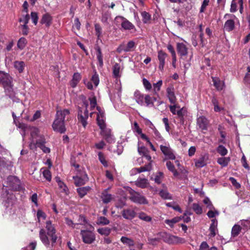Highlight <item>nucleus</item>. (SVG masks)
Instances as JSON below:
<instances>
[{"instance_id":"1","label":"nucleus","mask_w":250,"mask_h":250,"mask_svg":"<svg viewBox=\"0 0 250 250\" xmlns=\"http://www.w3.org/2000/svg\"><path fill=\"white\" fill-rule=\"evenodd\" d=\"M57 230L50 220L45 223V228H42L39 231V237L42 244L47 248L53 247L58 238Z\"/></svg>"},{"instance_id":"2","label":"nucleus","mask_w":250,"mask_h":250,"mask_svg":"<svg viewBox=\"0 0 250 250\" xmlns=\"http://www.w3.org/2000/svg\"><path fill=\"white\" fill-rule=\"evenodd\" d=\"M69 114L68 109L58 110L57 111L55 119L52 124V127L54 131L63 133L66 130L64 125V119Z\"/></svg>"},{"instance_id":"3","label":"nucleus","mask_w":250,"mask_h":250,"mask_svg":"<svg viewBox=\"0 0 250 250\" xmlns=\"http://www.w3.org/2000/svg\"><path fill=\"white\" fill-rule=\"evenodd\" d=\"M12 78L10 75L2 71H0V83L3 86L6 94L9 98L15 101L14 98L16 94L12 84Z\"/></svg>"},{"instance_id":"4","label":"nucleus","mask_w":250,"mask_h":250,"mask_svg":"<svg viewBox=\"0 0 250 250\" xmlns=\"http://www.w3.org/2000/svg\"><path fill=\"white\" fill-rule=\"evenodd\" d=\"M123 67L118 63H115L112 68L113 76L116 79V83L115 88L117 90V94L119 97H120L121 95V83L120 80V78L121 76Z\"/></svg>"},{"instance_id":"5","label":"nucleus","mask_w":250,"mask_h":250,"mask_svg":"<svg viewBox=\"0 0 250 250\" xmlns=\"http://www.w3.org/2000/svg\"><path fill=\"white\" fill-rule=\"evenodd\" d=\"M89 107L88 102L85 100L83 101V107L79 108L78 118L79 122L85 127L87 125V119L88 117L87 108Z\"/></svg>"},{"instance_id":"6","label":"nucleus","mask_w":250,"mask_h":250,"mask_svg":"<svg viewBox=\"0 0 250 250\" xmlns=\"http://www.w3.org/2000/svg\"><path fill=\"white\" fill-rule=\"evenodd\" d=\"M128 191L130 194L129 199L134 203L139 204H148V201L146 198L140 193L135 191L131 188L128 189Z\"/></svg>"},{"instance_id":"7","label":"nucleus","mask_w":250,"mask_h":250,"mask_svg":"<svg viewBox=\"0 0 250 250\" xmlns=\"http://www.w3.org/2000/svg\"><path fill=\"white\" fill-rule=\"evenodd\" d=\"M46 143V140L44 136H40V139H38L36 142L32 141L30 144V148H40L43 152L45 153H49L50 152V149L49 147L46 146L45 144Z\"/></svg>"},{"instance_id":"8","label":"nucleus","mask_w":250,"mask_h":250,"mask_svg":"<svg viewBox=\"0 0 250 250\" xmlns=\"http://www.w3.org/2000/svg\"><path fill=\"white\" fill-rule=\"evenodd\" d=\"M80 235L83 242L86 244H91L96 240L95 234L92 231L86 229L81 230Z\"/></svg>"},{"instance_id":"9","label":"nucleus","mask_w":250,"mask_h":250,"mask_svg":"<svg viewBox=\"0 0 250 250\" xmlns=\"http://www.w3.org/2000/svg\"><path fill=\"white\" fill-rule=\"evenodd\" d=\"M159 145L160 149L166 159L174 160L175 159L174 151L170 147L168 143L164 142Z\"/></svg>"},{"instance_id":"10","label":"nucleus","mask_w":250,"mask_h":250,"mask_svg":"<svg viewBox=\"0 0 250 250\" xmlns=\"http://www.w3.org/2000/svg\"><path fill=\"white\" fill-rule=\"evenodd\" d=\"M160 236L163 239L164 241L169 244H176L181 243L183 240L177 236L172 235L171 234L162 232L160 233Z\"/></svg>"},{"instance_id":"11","label":"nucleus","mask_w":250,"mask_h":250,"mask_svg":"<svg viewBox=\"0 0 250 250\" xmlns=\"http://www.w3.org/2000/svg\"><path fill=\"white\" fill-rule=\"evenodd\" d=\"M74 180V184L77 187L81 186L85 184L88 181V177L85 172H83L81 176L73 177Z\"/></svg>"},{"instance_id":"12","label":"nucleus","mask_w":250,"mask_h":250,"mask_svg":"<svg viewBox=\"0 0 250 250\" xmlns=\"http://www.w3.org/2000/svg\"><path fill=\"white\" fill-rule=\"evenodd\" d=\"M208 155L207 154L201 155L198 159L194 160L195 167L197 168H201L206 166L208 164Z\"/></svg>"},{"instance_id":"13","label":"nucleus","mask_w":250,"mask_h":250,"mask_svg":"<svg viewBox=\"0 0 250 250\" xmlns=\"http://www.w3.org/2000/svg\"><path fill=\"white\" fill-rule=\"evenodd\" d=\"M96 109L98 112L96 113L97 114V122L98 125L100 127H103L104 125H105V117H104V113L103 109H102L100 107L97 106Z\"/></svg>"},{"instance_id":"14","label":"nucleus","mask_w":250,"mask_h":250,"mask_svg":"<svg viewBox=\"0 0 250 250\" xmlns=\"http://www.w3.org/2000/svg\"><path fill=\"white\" fill-rule=\"evenodd\" d=\"M167 97L171 104H175L177 98L175 94V90L173 86H169L166 89Z\"/></svg>"},{"instance_id":"15","label":"nucleus","mask_w":250,"mask_h":250,"mask_svg":"<svg viewBox=\"0 0 250 250\" xmlns=\"http://www.w3.org/2000/svg\"><path fill=\"white\" fill-rule=\"evenodd\" d=\"M167 57V54L163 51H159L158 53V58L159 62V69L163 71L165 64V60Z\"/></svg>"},{"instance_id":"16","label":"nucleus","mask_w":250,"mask_h":250,"mask_svg":"<svg viewBox=\"0 0 250 250\" xmlns=\"http://www.w3.org/2000/svg\"><path fill=\"white\" fill-rule=\"evenodd\" d=\"M101 129V134L103 136L108 142L111 143L113 139L110 134V129L106 127L105 125L103 127H100Z\"/></svg>"},{"instance_id":"17","label":"nucleus","mask_w":250,"mask_h":250,"mask_svg":"<svg viewBox=\"0 0 250 250\" xmlns=\"http://www.w3.org/2000/svg\"><path fill=\"white\" fill-rule=\"evenodd\" d=\"M211 223L210 225L209 229L210 231L209 236H210V237H213L216 235V234L218 232V221L216 219H213L211 220Z\"/></svg>"},{"instance_id":"18","label":"nucleus","mask_w":250,"mask_h":250,"mask_svg":"<svg viewBox=\"0 0 250 250\" xmlns=\"http://www.w3.org/2000/svg\"><path fill=\"white\" fill-rule=\"evenodd\" d=\"M9 185L15 190L19 189L20 188V180L15 176H10L8 178Z\"/></svg>"},{"instance_id":"19","label":"nucleus","mask_w":250,"mask_h":250,"mask_svg":"<svg viewBox=\"0 0 250 250\" xmlns=\"http://www.w3.org/2000/svg\"><path fill=\"white\" fill-rule=\"evenodd\" d=\"M177 49L178 53L183 57L188 54V47L184 43H177Z\"/></svg>"},{"instance_id":"20","label":"nucleus","mask_w":250,"mask_h":250,"mask_svg":"<svg viewBox=\"0 0 250 250\" xmlns=\"http://www.w3.org/2000/svg\"><path fill=\"white\" fill-rule=\"evenodd\" d=\"M135 185L139 188H147L149 183L147 179L139 177L135 181Z\"/></svg>"},{"instance_id":"21","label":"nucleus","mask_w":250,"mask_h":250,"mask_svg":"<svg viewBox=\"0 0 250 250\" xmlns=\"http://www.w3.org/2000/svg\"><path fill=\"white\" fill-rule=\"evenodd\" d=\"M122 214L123 217L127 220H132L136 215L135 211L131 209H124Z\"/></svg>"},{"instance_id":"22","label":"nucleus","mask_w":250,"mask_h":250,"mask_svg":"<svg viewBox=\"0 0 250 250\" xmlns=\"http://www.w3.org/2000/svg\"><path fill=\"white\" fill-rule=\"evenodd\" d=\"M95 49L96 51V58L98 61V65L100 67H102L104 64L103 62V55L102 53V50L99 46H96L95 47Z\"/></svg>"},{"instance_id":"23","label":"nucleus","mask_w":250,"mask_h":250,"mask_svg":"<svg viewBox=\"0 0 250 250\" xmlns=\"http://www.w3.org/2000/svg\"><path fill=\"white\" fill-rule=\"evenodd\" d=\"M52 18L48 13L44 14L41 21L42 24H45L46 26L49 27L52 23Z\"/></svg>"},{"instance_id":"24","label":"nucleus","mask_w":250,"mask_h":250,"mask_svg":"<svg viewBox=\"0 0 250 250\" xmlns=\"http://www.w3.org/2000/svg\"><path fill=\"white\" fill-rule=\"evenodd\" d=\"M134 99L141 105H144L145 96L139 91H136L134 94Z\"/></svg>"},{"instance_id":"25","label":"nucleus","mask_w":250,"mask_h":250,"mask_svg":"<svg viewBox=\"0 0 250 250\" xmlns=\"http://www.w3.org/2000/svg\"><path fill=\"white\" fill-rule=\"evenodd\" d=\"M81 78V75L79 73H75L73 76L72 80L70 82V86L73 88L76 87Z\"/></svg>"},{"instance_id":"26","label":"nucleus","mask_w":250,"mask_h":250,"mask_svg":"<svg viewBox=\"0 0 250 250\" xmlns=\"http://www.w3.org/2000/svg\"><path fill=\"white\" fill-rule=\"evenodd\" d=\"M197 124L202 129H207L208 121L206 117L200 116L197 119Z\"/></svg>"},{"instance_id":"27","label":"nucleus","mask_w":250,"mask_h":250,"mask_svg":"<svg viewBox=\"0 0 250 250\" xmlns=\"http://www.w3.org/2000/svg\"><path fill=\"white\" fill-rule=\"evenodd\" d=\"M214 86L217 90H222L224 87V83L217 77H212Z\"/></svg>"},{"instance_id":"28","label":"nucleus","mask_w":250,"mask_h":250,"mask_svg":"<svg viewBox=\"0 0 250 250\" xmlns=\"http://www.w3.org/2000/svg\"><path fill=\"white\" fill-rule=\"evenodd\" d=\"M101 199L104 203L107 204L110 202L113 199V197L111 194L108 192L107 190H105L102 193Z\"/></svg>"},{"instance_id":"29","label":"nucleus","mask_w":250,"mask_h":250,"mask_svg":"<svg viewBox=\"0 0 250 250\" xmlns=\"http://www.w3.org/2000/svg\"><path fill=\"white\" fill-rule=\"evenodd\" d=\"M211 103L214 106V110L215 112H221L224 110V108L219 105V101L215 97L211 98Z\"/></svg>"},{"instance_id":"30","label":"nucleus","mask_w":250,"mask_h":250,"mask_svg":"<svg viewBox=\"0 0 250 250\" xmlns=\"http://www.w3.org/2000/svg\"><path fill=\"white\" fill-rule=\"evenodd\" d=\"M181 219V217H175L171 219H166L165 223L170 228H173L174 225L179 222Z\"/></svg>"},{"instance_id":"31","label":"nucleus","mask_w":250,"mask_h":250,"mask_svg":"<svg viewBox=\"0 0 250 250\" xmlns=\"http://www.w3.org/2000/svg\"><path fill=\"white\" fill-rule=\"evenodd\" d=\"M25 65V63L23 61H15L14 63V67L19 73L23 72Z\"/></svg>"},{"instance_id":"32","label":"nucleus","mask_w":250,"mask_h":250,"mask_svg":"<svg viewBox=\"0 0 250 250\" xmlns=\"http://www.w3.org/2000/svg\"><path fill=\"white\" fill-rule=\"evenodd\" d=\"M91 188L89 186L78 188L77 190L79 195L81 198L85 196L87 192L90 190Z\"/></svg>"},{"instance_id":"33","label":"nucleus","mask_w":250,"mask_h":250,"mask_svg":"<svg viewBox=\"0 0 250 250\" xmlns=\"http://www.w3.org/2000/svg\"><path fill=\"white\" fill-rule=\"evenodd\" d=\"M224 29L228 31H232L234 28V21L232 20H229L224 24Z\"/></svg>"},{"instance_id":"34","label":"nucleus","mask_w":250,"mask_h":250,"mask_svg":"<svg viewBox=\"0 0 250 250\" xmlns=\"http://www.w3.org/2000/svg\"><path fill=\"white\" fill-rule=\"evenodd\" d=\"M230 160L229 157H220L217 159V163L223 167H227Z\"/></svg>"},{"instance_id":"35","label":"nucleus","mask_w":250,"mask_h":250,"mask_svg":"<svg viewBox=\"0 0 250 250\" xmlns=\"http://www.w3.org/2000/svg\"><path fill=\"white\" fill-rule=\"evenodd\" d=\"M240 223L242 226V229L245 231H247L250 229V218L246 220H241Z\"/></svg>"},{"instance_id":"36","label":"nucleus","mask_w":250,"mask_h":250,"mask_svg":"<svg viewBox=\"0 0 250 250\" xmlns=\"http://www.w3.org/2000/svg\"><path fill=\"white\" fill-rule=\"evenodd\" d=\"M121 26L123 29L126 30H132L135 28L134 25L126 19H125V21H123V23Z\"/></svg>"},{"instance_id":"37","label":"nucleus","mask_w":250,"mask_h":250,"mask_svg":"<svg viewBox=\"0 0 250 250\" xmlns=\"http://www.w3.org/2000/svg\"><path fill=\"white\" fill-rule=\"evenodd\" d=\"M166 166L168 169L173 173L174 176L176 177L179 175V173L176 170L174 166L171 162L167 161L166 163Z\"/></svg>"},{"instance_id":"38","label":"nucleus","mask_w":250,"mask_h":250,"mask_svg":"<svg viewBox=\"0 0 250 250\" xmlns=\"http://www.w3.org/2000/svg\"><path fill=\"white\" fill-rule=\"evenodd\" d=\"M241 229L242 228L239 225L235 224L234 225L231 229V236L233 237L237 236Z\"/></svg>"},{"instance_id":"39","label":"nucleus","mask_w":250,"mask_h":250,"mask_svg":"<svg viewBox=\"0 0 250 250\" xmlns=\"http://www.w3.org/2000/svg\"><path fill=\"white\" fill-rule=\"evenodd\" d=\"M154 176V177H151V179H153L156 183L160 184L164 178V174L162 172H158L156 173Z\"/></svg>"},{"instance_id":"40","label":"nucleus","mask_w":250,"mask_h":250,"mask_svg":"<svg viewBox=\"0 0 250 250\" xmlns=\"http://www.w3.org/2000/svg\"><path fill=\"white\" fill-rule=\"evenodd\" d=\"M39 130L38 128L35 127H32L30 128L31 136L33 139L31 142H32L33 141H34V139L35 138H36V137H37L39 138L38 139H40V136H43V135H39Z\"/></svg>"},{"instance_id":"41","label":"nucleus","mask_w":250,"mask_h":250,"mask_svg":"<svg viewBox=\"0 0 250 250\" xmlns=\"http://www.w3.org/2000/svg\"><path fill=\"white\" fill-rule=\"evenodd\" d=\"M153 133V137L155 140L158 142V144H161L165 142L164 138L161 136L160 133L157 129H155Z\"/></svg>"},{"instance_id":"42","label":"nucleus","mask_w":250,"mask_h":250,"mask_svg":"<svg viewBox=\"0 0 250 250\" xmlns=\"http://www.w3.org/2000/svg\"><path fill=\"white\" fill-rule=\"evenodd\" d=\"M146 104L147 107H152L154 106L152 97L149 95H146L144 99V104Z\"/></svg>"},{"instance_id":"43","label":"nucleus","mask_w":250,"mask_h":250,"mask_svg":"<svg viewBox=\"0 0 250 250\" xmlns=\"http://www.w3.org/2000/svg\"><path fill=\"white\" fill-rule=\"evenodd\" d=\"M138 217L142 220L147 222H150L152 220L151 216L147 215L146 213L144 212H141L138 214Z\"/></svg>"},{"instance_id":"44","label":"nucleus","mask_w":250,"mask_h":250,"mask_svg":"<svg viewBox=\"0 0 250 250\" xmlns=\"http://www.w3.org/2000/svg\"><path fill=\"white\" fill-rule=\"evenodd\" d=\"M186 109L184 107L181 108H179L177 111L176 114L180 120L183 123L184 122V116L186 113Z\"/></svg>"},{"instance_id":"45","label":"nucleus","mask_w":250,"mask_h":250,"mask_svg":"<svg viewBox=\"0 0 250 250\" xmlns=\"http://www.w3.org/2000/svg\"><path fill=\"white\" fill-rule=\"evenodd\" d=\"M109 220L106 217L101 216L98 218L96 223L99 225H106L109 224Z\"/></svg>"},{"instance_id":"46","label":"nucleus","mask_w":250,"mask_h":250,"mask_svg":"<svg viewBox=\"0 0 250 250\" xmlns=\"http://www.w3.org/2000/svg\"><path fill=\"white\" fill-rule=\"evenodd\" d=\"M121 241L123 244L128 246H132L134 245L133 241L128 237L123 236L121 238Z\"/></svg>"},{"instance_id":"47","label":"nucleus","mask_w":250,"mask_h":250,"mask_svg":"<svg viewBox=\"0 0 250 250\" xmlns=\"http://www.w3.org/2000/svg\"><path fill=\"white\" fill-rule=\"evenodd\" d=\"M111 229L108 228H100L97 229V231L101 235L108 236L111 232Z\"/></svg>"},{"instance_id":"48","label":"nucleus","mask_w":250,"mask_h":250,"mask_svg":"<svg viewBox=\"0 0 250 250\" xmlns=\"http://www.w3.org/2000/svg\"><path fill=\"white\" fill-rule=\"evenodd\" d=\"M159 195L160 196L165 199H170L171 196L168 192L166 189H162L160 191Z\"/></svg>"},{"instance_id":"49","label":"nucleus","mask_w":250,"mask_h":250,"mask_svg":"<svg viewBox=\"0 0 250 250\" xmlns=\"http://www.w3.org/2000/svg\"><path fill=\"white\" fill-rule=\"evenodd\" d=\"M163 82L162 80L159 81L156 83H154L153 84V90L155 94H157L159 91L160 90L161 87L162 85Z\"/></svg>"},{"instance_id":"50","label":"nucleus","mask_w":250,"mask_h":250,"mask_svg":"<svg viewBox=\"0 0 250 250\" xmlns=\"http://www.w3.org/2000/svg\"><path fill=\"white\" fill-rule=\"evenodd\" d=\"M217 151L222 156H225L228 153L227 148L222 145H219L217 148Z\"/></svg>"},{"instance_id":"51","label":"nucleus","mask_w":250,"mask_h":250,"mask_svg":"<svg viewBox=\"0 0 250 250\" xmlns=\"http://www.w3.org/2000/svg\"><path fill=\"white\" fill-rule=\"evenodd\" d=\"M132 129L134 132L136 133V135L138 136V135L142 132V129L139 127L137 122H134L132 126Z\"/></svg>"},{"instance_id":"52","label":"nucleus","mask_w":250,"mask_h":250,"mask_svg":"<svg viewBox=\"0 0 250 250\" xmlns=\"http://www.w3.org/2000/svg\"><path fill=\"white\" fill-rule=\"evenodd\" d=\"M192 209L197 214H201L203 212L202 208L198 204L194 203L192 205Z\"/></svg>"},{"instance_id":"53","label":"nucleus","mask_w":250,"mask_h":250,"mask_svg":"<svg viewBox=\"0 0 250 250\" xmlns=\"http://www.w3.org/2000/svg\"><path fill=\"white\" fill-rule=\"evenodd\" d=\"M166 206L167 207L172 208L174 210L178 211L180 213L182 212V210L180 207L178 205L176 204L174 202L167 203Z\"/></svg>"},{"instance_id":"54","label":"nucleus","mask_w":250,"mask_h":250,"mask_svg":"<svg viewBox=\"0 0 250 250\" xmlns=\"http://www.w3.org/2000/svg\"><path fill=\"white\" fill-rule=\"evenodd\" d=\"M141 15L143 17V21L144 23H146L149 21L151 16L147 12L143 11L141 13Z\"/></svg>"},{"instance_id":"55","label":"nucleus","mask_w":250,"mask_h":250,"mask_svg":"<svg viewBox=\"0 0 250 250\" xmlns=\"http://www.w3.org/2000/svg\"><path fill=\"white\" fill-rule=\"evenodd\" d=\"M143 85L146 91H149L152 88V85L151 83L146 78H143L142 80Z\"/></svg>"},{"instance_id":"56","label":"nucleus","mask_w":250,"mask_h":250,"mask_svg":"<svg viewBox=\"0 0 250 250\" xmlns=\"http://www.w3.org/2000/svg\"><path fill=\"white\" fill-rule=\"evenodd\" d=\"M26 42V40L24 38H21L18 42L17 46L20 49H22L25 46Z\"/></svg>"},{"instance_id":"57","label":"nucleus","mask_w":250,"mask_h":250,"mask_svg":"<svg viewBox=\"0 0 250 250\" xmlns=\"http://www.w3.org/2000/svg\"><path fill=\"white\" fill-rule=\"evenodd\" d=\"M90 101V109L93 110L97 105V100L95 96H92L89 98Z\"/></svg>"},{"instance_id":"58","label":"nucleus","mask_w":250,"mask_h":250,"mask_svg":"<svg viewBox=\"0 0 250 250\" xmlns=\"http://www.w3.org/2000/svg\"><path fill=\"white\" fill-rule=\"evenodd\" d=\"M38 221L40 223L42 219L45 220L46 217L45 213L41 210H38L37 212Z\"/></svg>"},{"instance_id":"59","label":"nucleus","mask_w":250,"mask_h":250,"mask_svg":"<svg viewBox=\"0 0 250 250\" xmlns=\"http://www.w3.org/2000/svg\"><path fill=\"white\" fill-rule=\"evenodd\" d=\"M91 81L94 84L95 87L98 85L99 83V78L98 74L96 72H95L94 74L92 75Z\"/></svg>"},{"instance_id":"60","label":"nucleus","mask_w":250,"mask_h":250,"mask_svg":"<svg viewBox=\"0 0 250 250\" xmlns=\"http://www.w3.org/2000/svg\"><path fill=\"white\" fill-rule=\"evenodd\" d=\"M42 174L44 178L48 181H50L51 180V174L49 170L45 168L43 169Z\"/></svg>"},{"instance_id":"61","label":"nucleus","mask_w":250,"mask_h":250,"mask_svg":"<svg viewBox=\"0 0 250 250\" xmlns=\"http://www.w3.org/2000/svg\"><path fill=\"white\" fill-rule=\"evenodd\" d=\"M95 29L96 31V35H97L98 39H100L102 36V30L99 24L96 23L95 24Z\"/></svg>"},{"instance_id":"62","label":"nucleus","mask_w":250,"mask_h":250,"mask_svg":"<svg viewBox=\"0 0 250 250\" xmlns=\"http://www.w3.org/2000/svg\"><path fill=\"white\" fill-rule=\"evenodd\" d=\"M98 155L99 160L100 161V162L104 166L107 167L108 165L107 163L105 160V157L104 156L103 154L101 152H100L98 153Z\"/></svg>"},{"instance_id":"63","label":"nucleus","mask_w":250,"mask_h":250,"mask_svg":"<svg viewBox=\"0 0 250 250\" xmlns=\"http://www.w3.org/2000/svg\"><path fill=\"white\" fill-rule=\"evenodd\" d=\"M135 47V42L133 41H129L127 45L124 48V50L125 52H129L131 50V49L134 48Z\"/></svg>"},{"instance_id":"64","label":"nucleus","mask_w":250,"mask_h":250,"mask_svg":"<svg viewBox=\"0 0 250 250\" xmlns=\"http://www.w3.org/2000/svg\"><path fill=\"white\" fill-rule=\"evenodd\" d=\"M203 203L207 205V208H208L209 209H214V208L208 197H206L204 200Z\"/></svg>"}]
</instances>
